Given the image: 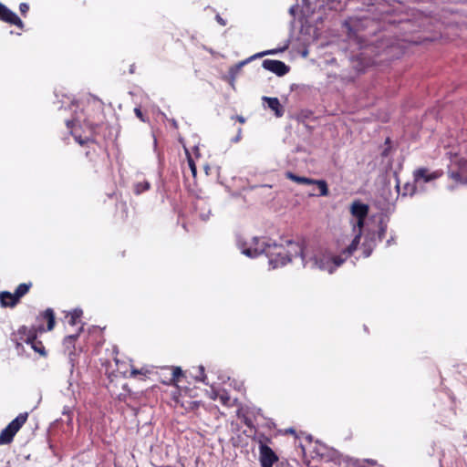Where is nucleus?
Listing matches in <instances>:
<instances>
[{"instance_id":"f257e3e1","label":"nucleus","mask_w":467,"mask_h":467,"mask_svg":"<svg viewBox=\"0 0 467 467\" xmlns=\"http://www.w3.org/2000/svg\"><path fill=\"white\" fill-rule=\"evenodd\" d=\"M368 207L350 206V223L355 236L339 255L333 256L321 247H316L313 252L301 251L303 266L333 273L358 249L363 233L365 234L362 244L363 255L368 257L377 244L384 237L389 222L388 215L381 212L368 215Z\"/></svg>"},{"instance_id":"f03ea898","label":"nucleus","mask_w":467,"mask_h":467,"mask_svg":"<svg viewBox=\"0 0 467 467\" xmlns=\"http://www.w3.org/2000/svg\"><path fill=\"white\" fill-rule=\"evenodd\" d=\"M286 244L288 249L283 246V244H278L276 243H262L260 247H255L254 249L244 248V244L240 245V250L242 254L244 255L254 258L262 254H265L269 261V265L272 269H275L280 266L285 265L287 263L292 261L294 256H300L302 259V252H313L315 248H306L303 247L300 244L295 243L293 241H286Z\"/></svg>"},{"instance_id":"7ed1b4c3","label":"nucleus","mask_w":467,"mask_h":467,"mask_svg":"<svg viewBox=\"0 0 467 467\" xmlns=\"http://www.w3.org/2000/svg\"><path fill=\"white\" fill-rule=\"evenodd\" d=\"M15 337L14 340L16 342V348L21 346V343L18 341L20 340L30 345L31 348L40 355H46L45 347L40 341L36 340V333L35 329H28L26 327H21Z\"/></svg>"},{"instance_id":"20e7f679","label":"nucleus","mask_w":467,"mask_h":467,"mask_svg":"<svg viewBox=\"0 0 467 467\" xmlns=\"http://www.w3.org/2000/svg\"><path fill=\"white\" fill-rule=\"evenodd\" d=\"M27 412L18 414L0 433V445L9 444L16 432L26 423Z\"/></svg>"},{"instance_id":"39448f33","label":"nucleus","mask_w":467,"mask_h":467,"mask_svg":"<svg viewBox=\"0 0 467 467\" xmlns=\"http://www.w3.org/2000/svg\"><path fill=\"white\" fill-rule=\"evenodd\" d=\"M286 178L299 184L316 185L317 188V192H309V195L327 196L328 194L327 183L324 180H314L306 177H302L291 171L286 172Z\"/></svg>"},{"instance_id":"423d86ee","label":"nucleus","mask_w":467,"mask_h":467,"mask_svg":"<svg viewBox=\"0 0 467 467\" xmlns=\"http://www.w3.org/2000/svg\"><path fill=\"white\" fill-rule=\"evenodd\" d=\"M31 286V284L22 283L20 284L14 294L8 291H3L0 293V304L3 307H14L24 296Z\"/></svg>"},{"instance_id":"0eeeda50","label":"nucleus","mask_w":467,"mask_h":467,"mask_svg":"<svg viewBox=\"0 0 467 467\" xmlns=\"http://www.w3.org/2000/svg\"><path fill=\"white\" fill-rule=\"evenodd\" d=\"M278 461L275 452L262 441H259V462L261 467H273Z\"/></svg>"},{"instance_id":"6e6552de","label":"nucleus","mask_w":467,"mask_h":467,"mask_svg":"<svg viewBox=\"0 0 467 467\" xmlns=\"http://www.w3.org/2000/svg\"><path fill=\"white\" fill-rule=\"evenodd\" d=\"M442 175L443 171L441 170H436L431 172L428 168L420 167L413 171V180L417 183H428L441 178Z\"/></svg>"},{"instance_id":"1a4fd4ad","label":"nucleus","mask_w":467,"mask_h":467,"mask_svg":"<svg viewBox=\"0 0 467 467\" xmlns=\"http://www.w3.org/2000/svg\"><path fill=\"white\" fill-rule=\"evenodd\" d=\"M0 20L10 25H14L20 29H24L25 26L23 21L17 16V15L2 3H0Z\"/></svg>"},{"instance_id":"9d476101","label":"nucleus","mask_w":467,"mask_h":467,"mask_svg":"<svg viewBox=\"0 0 467 467\" xmlns=\"http://www.w3.org/2000/svg\"><path fill=\"white\" fill-rule=\"evenodd\" d=\"M262 65L265 69L269 70L279 77L285 76L289 72V67L280 60L265 59Z\"/></svg>"},{"instance_id":"9b49d317","label":"nucleus","mask_w":467,"mask_h":467,"mask_svg":"<svg viewBox=\"0 0 467 467\" xmlns=\"http://www.w3.org/2000/svg\"><path fill=\"white\" fill-rule=\"evenodd\" d=\"M150 188V182L142 175H138L132 185V192L136 195H140Z\"/></svg>"},{"instance_id":"f8f14e48","label":"nucleus","mask_w":467,"mask_h":467,"mask_svg":"<svg viewBox=\"0 0 467 467\" xmlns=\"http://www.w3.org/2000/svg\"><path fill=\"white\" fill-rule=\"evenodd\" d=\"M263 99L266 101L268 108L275 112V117L281 118L285 114V109L277 98L264 97Z\"/></svg>"},{"instance_id":"ddd939ff","label":"nucleus","mask_w":467,"mask_h":467,"mask_svg":"<svg viewBox=\"0 0 467 467\" xmlns=\"http://www.w3.org/2000/svg\"><path fill=\"white\" fill-rule=\"evenodd\" d=\"M417 182L413 180V182H406L400 189V185H397L398 191L402 196H412L417 192Z\"/></svg>"},{"instance_id":"4468645a","label":"nucleus","mask_w":467,"mask_h":467,"mask_svg":"<svg viewBox=\"0 0 467 467\" xmlns=\"http://www.w3.org/2000/svg\"><path fill=\"white\" fill-rule=\"evenodd\" d=\"M185 153H186V157H187V164L182 167V171H183L184 175H186L187 170H189L190 172L192 173V177L195 178L197 175V168H196L194 160L192 159V157L191 156V154L187 149H185Z\"/></svg>"},{"instance_id":"2eb2a0df","label":"nucleus","mask_w":467,"mask_h":467,"mask_svg":"<svg viewBox=\"0 0 467 467\" xmlns=\"http://www.w3.org/2000/svg\"><path fill=\"white\" fill-rule=\"evenodd\" d=\"M262 243H267V242L263 239L257 238V237L252 238L250 242L238 240V247L240 248V245L244 244V248L251 247L252 249H254L255 247H260Z\"/></svg>"},{"instance_id":"dca6fc26","label":"nucleus","mask_w":467,"mask_h":467,"mask_svg":"<svg viewBox=\"0 0 467 467\" xmlns=\"http://www.w3.org/2000/svg\"><path fill=\"white\" fill-rule=\"evenodd\" d=\"M194 214H198L202 221H206L211 213L208 206H193Z\"/></svg>"},{"instance_id":"f3484780","label":"nucleus","mask_w":467,"mask_h":467,"mask_svg":"<svg viewBox=\"0 0 467 467\" xmlns=\"http://www.w3.org/2000/svg\"><path fill=\"white\" fill-rule=\"evenodd\" d=\"M44 317L47 320V330H52L55 326V314L53 309L47 308L43 314Z\"/></svg>"},{"instance_id":"a211bd4d","label":"nucleus","mask_w":467,"mask_h":467,"mask_svg":"<svg viewBox=\"0 0 467 467\" xmlns=\"http://www.w3.org/2000/svg\"><path fill=\"white\" fill-rule=\"evenodd\" d=\"M82 310L81 309H75L72 311L71 313V316H70V319H69V324L71 326H75L77 323H78V320L82 316Z\"/></svg>"},{"instance_id":"6ab92c4d","label":"nucleus","mask_w":467,"mask_h":467,"mask_svg":"<svg viewBox=\"0 0 467 467\" xmlns=\"http://www.w3.org/2000/svg\"><path fill=\"white\" fill-rule=\"evenodd\" d=\"M449 177L454 181L456 183H462L463 184L464 182V180L465 179H462V174L460 171H450L449 172Z\"/></svg>"},{"instance_id":"aec40b11","label":"nucleus","mask_w":467,"mask_h":467,"mask_svg":"<svg viewBox=\"0 0 467 467\" xmlns=\"http://www.w3.org/2000/svg\"><path fill=\"white\" fill-rule=\"evenodd\" d=\"M274 53H275V51H274V50H268V51H265V52L257 53V54L254 55L253 57H249L248 59H246V60L243 61V62L241 63V65H244V64L248 63L249 61H251L252 59H254V58H255V57H263V56H265V55L274 54Z\"/></svg>"},{"instance_id":"412c9836","label":"nucleus","mask_w":467,"mask_h":467,"mask_svg":"<svg viewBox=\"0 0 467 467\" xmlns=\"http://www.w3.org/2000/svg\"><path fill=\"white\" fill-rule=\"evenodd\" d=\"M134 113L138 119H140L141 121L146 122L148 121V119L145 117L143 112L141 111L140 108H135Z\"/></svg>"},{"instance_id":"4be33fe9","label":"nucleus","mask_w":467,"mask_h":467,"mask_svg":"<svg viewBox=\"0 0 467 467\" xmlns=\"http://www.w3.org/2000/svg\"><path fill=\"white\" fill-rule=\"evenodd\" d=\"M29 10V5L26 3H21L19 5V11L22 16H26Z\"/></svg>"},{"instance_id":"5701e85b","label":"nucleus","mask_w":467,"mask_h":467,"mask_svg":"<svg viewBox=\"0 0 467 467\" xmlns=\"http://www.w3.org/2000/svg\"><path fill=\"white\" fill-rule=\"evenodd\" d=\"M200 376H196V379L202 382H205L206 375L204 374V368L202 366L199 367Z\"/></svg>"},{"instance_id":"b1692460","label":"nucleus","mask_w":467,"mask_h":467,"mask_svg":"<svg viewBox=\"0 0 467 467\" xmlns=\"http://www.w3.org/2000/svg\"><path fill=\"white\" fill-rule=\"evenodd\" d=\"M63 414L64 415H67L68 417V423L71 422L72 420V418H71V414H72V410L70 407L68 406H65L64 409H63Z\"/></svg>"},{"instance_id":"393cba45","label":"nucleus","mask_w":467,"mask_h":467,"mask_svg":"<svg viewBox=\"0 0 467 467\" xmlns=\"http://www.w3.org/2000/svg\"><path fill=\"white\" fill-rule=\"evenodd\" d=\"M182 374V369L180 368H175L173 369V373H172L173 379H178V377L181 376Z\"/></svg>"},{"instance_id":"a878e982","label":"nucleus","mask_w":467,"mask_h":467,"mask_svg":"<svg viewBox=\"0 0 467 467\" xmlns=\"http://www.w3.org/2000/svg\"><path fill=\"white\" fill-rule=\"evenodd\" d=\"M75 140L81 145L87 144L90 140L88 138L82 139L81 137H75Z\"/></svg>"},{"instance_id":"bb28decb","label":"nucleus","mask_w":467,"mask_h":467,"mask_svg":"<svg viewBox=\"0 0 467 467\" xmlns=\"http://www.w3.org/2000/svg\"><path fill=\"white\" fill-rule=\"evenodd\" d=\"M78 334L76 335H70V336H67L66 338H65V342H73L74 340H76V338L78 337Z\"/></svg>"},{"instance_id":"cd10ccee","label":"nucleus","mask_w":467,"mask_h":467,"mask_svg":"<svg viewBox=\"0 0 467 467\" xmlns=\"http://www.w3.org/2000/svg\"><path fill=\"white\" fill-rule=\"evenodd\" d=\"M229 399H230V398L228 397V395H227V394H223V395H221V397H220V400H221V401H222L223 404H227V402L229 401Z\"/></svg>"},{"instance_id":"c85d7f7f","label":"nucleus","mask_w":467,"mask_h":467,"mask_svg":"<svg viewBox=\"0 0 467 467\" xmlns=\"http://www.w3.org/2000/svg\"><path fill=\"white\" fill-rule=\"evenodd\" d=\"M66 124H67V128L71 129L74 122H73V120H67Z\"/></svg>"},{"instance_id":"c756f323","label":"nucleus","mask_w":467,"mask_h":467,"mask_svg":"<svg viewBox=\"0 0 467 467\" xmlns=\"http://www.w3.org/2000/svg\"><path fill=\"white\" fill-rule=\"evenodd\" d=\"M394 243V238L393 237H390L388 241H387V245H390L391 244Z\"/></svg>"},{"instance_id":"7c9ffc66","label":"nucleus","mask_w":467,"mask_h":467,"mask_svg":"<svg viewBox=\"0 0 467 467\" xmlns=\"http://www.w3.org/2000/svg\"><path fill=\"white\" fill-rule=\"evenodd\" d=\"M311 186V190L309 192H317V188L316 185H310Z\"/></svg>"},{"instance_id":"2f4dec72","label":"nucleus","mask_w":467,"mask_h":467,"mask_svg":"<svg viewBox=\"0 0 467 467\" xmlns=\"http://www.w3.org/2000/svg\"><path fill=\"white\" fill-rule=\"evenodd\" d=\"M237 119H238V121H240L241 123H244V119L242 116H238V117H237Z\"/></svg>"},{"instance_id":"473e14b6","label":"nucleus","mask_w":467,"mask_h":467,"mask_svg":"<svg viewBox=\"0 0 467 467\" xmlns=\"http://www.w3.org/2000/svg\"><path fill=\"white\" fill-rule=\"evenodd\" d=\"M351 204L357 205V204H362L359 201H354Z\"/></svg>"},{"instance_id":"72a5a7b5","label":"nucleus","mask_w":467,"mask_h":467,"mask_svg":"<svg viewBox=\"0 0 467 467\" xmlns=\"http://www.w3.org/2000/svg\"><path fill=\"white\" fill-rule=\"evenodd\" d=\"M140 372L136 369L132 370V374L136 375V374H139Z\"/></svg>"},{"instance_id":"f704fd0d","label":"nucleus","mask_w":467,"mask_h":467,"mask_svg":"<svg viewBox=\"0 0 467 467\" xmlns=\"http://www.w3.org/2000/svg\"><path fill=\"white\" fill-rule=\"evenodd\" d=\"M287 432L294 433L295 431L293 429H289V430H287Z\"/></svg>"},{"instance_id":"c9c22d12","label":"nucleus","mask_w":467,"mask_h":467,"mask_svg":"<svg viewBox=\"0 0 467 467\" xmlns=\"http://www.w3.org/2000/svg\"><path fill=\"white\" fill-rule=\"evenodd\" d=\"M97 126H98L97 124H91L92 128L97 127Z\"/></svg>"},{"instance_id":"e433bc0d","label":"nucleus","mask_w":467,"mask_h":467,"mask_svg":"<svg viewBox=\"0 0 467 467\" xmlns=\"http://www.w3.org/2000/svg\"><path fill=\"white\" fill-rule=\"evenodd\" d=\"M463 184H467V179L464 180Z\"/></svg>"}]
</instances>
